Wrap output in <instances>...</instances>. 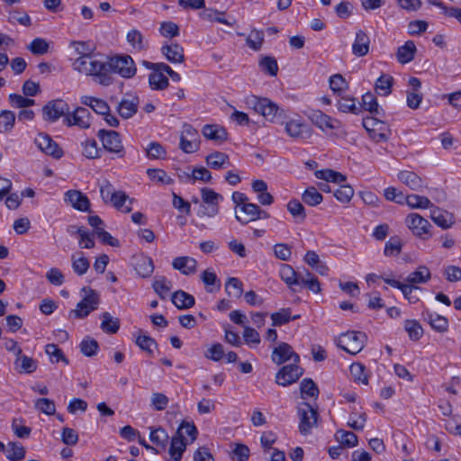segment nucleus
<instances>
[{"label": "nucleus", "instance_id": "nucleus-24", "mask_svg": "<svg viewBox=\"0 0 461 461\" xmlns=\"http://www.w3.org/2000/svg\"><path fill=\"white\" fill-rule=\"evenodd\" d=\"M133 266L137 274L143 277H149L154 271L153 261L149 257L140 255L133 258Z\"/></svg>", "mask_w": 461, "mask_h": 461}, {"label": "nucleus", "instance_id": "nucleus-6", "mask_svg": "<svg viewBox=\"0 0 461 461\" xmlns=\"http://www.w3.org/2000/svg\"><path fill=\"white\" fill-rule=\"evenodd\" d=\"M249 104L258 113L262 114L267 120L275 122L281 116L283 110L267 98H259L252 95L249 100Z\"/></svg>", "mask_w": 461, "mask_h": 461}, {"label": "nucleus", "instance_id": "nucleus-33", "mask_svg": "<svg viewBox=\"0 0 461 461\" xmlns=\"http://www.w3.org/2000/svg\"><path fill=\"white\" fill-rule=\"evenodd\" d=\"M431 278L429 269L426 266H420L414 272L406 277L408 285L425 284Z\"/></svg>", "mask_w": 461, "mask_h": 461}, {"label": "nucleus", "instance_id": "nucleus-40", "mask_svg": "<svg viewBox=\"0 0 461 461\" xmlns=\"http://www.w3.org/2000/svg\"><path fill=\"white\" fill-rule=\"evenodd\" d=\"M403 241L402 240L395 235L391 237L385 243L384 254L386 257H394L398 256L402 249Z\"/></svg>", "mask_w": 461, "mask_h": 461}, {"label": "nucleus", "instance_id": "nucleus-54", "mask_svg": "<svg viewBox=\"0 0 461 461\" xmlns=\"http://www.w3.org/2000/svg\"><path fill=\"white\" fill-rule=\"evenodd\" d=\"M261 70L271 77H275L278 72L277 61L274 57L265 56L259 61Z\"/></svg>", "mask_w": 461, "mask_h": 461}, {"label": "nucleus", "instance_id": "nucleus-61", "mask_svg": "<svg viewBox=\"0 0 461 461\" xmlns=\"http://www.w3.org/2000/svg\"><path fill=\"white\" fill-rule=\"evenodd\" d=\"M46 354L50 357L51 362L58 363L63 361L68 364V359L64 356L62 350L56 344H48L45 347Z\"/></svg>", "mask_w": 461, "mask_h": 461}, {"label": "nucleus", "instance_id": "nucleus-28", "mask_svg": "<svg viewBox=\"0 0 461 461\" xmlns=\"http://www.w3.org/2000/svg\"><path fill=\"white\" fill-rule=\"evenodd\" d=\"M202 134L208 140L220 142L225 140L228 135L223 127L214 124L204 125L202 129Z\"/></svg>", "mask_w": 461, "mask_h": 461}, {"label": "nucleus", "instance_id": "nucleus-57", "mask_svg": "<svg viewBox=\"0 0 461 461\" xmlns=\"http://www.w3.org/2000/svg\"><path fill=\"white\" fill-rule=\"evenodd\" d=\"M149 439L157 446L165 447L168 441V434L166 429L161 427L151 429L149 433Z\"/></svg>", "mask_w": 461, "mask_h": 461}, {"label": "nucleus", "instance_id": "nucleus-34", "mask_svg": "<svg viewBox=\"0 0 461 461\" xmlns=\"http://www.w3.org/2000/svg\"><path fill=\"white\" fill-rule=\"evenodd\" d=\"M416 46L412 41H408L397 50V59L402 64L411 62L414 59Z\"/></svg>", "mask_w": 461, "mask_h": 461}, {"label": "nucleus", "instance_id": "nucleus-44", "mask_svg": "<svg viewBox=\"0 0 461 461\" xmlns=\"http://www.w3.org/2000/svg\"><path fill=\"white\" fill-rule=\"evenodd\" d=\"M336 439L343 447H353L357 445V436L352 431L339 429L335 434Z\"/></svg>", "mask_w": 461, "mask_h": 461}, {"label": "nucleus", "instance_id": "nucleus-56", "mask_svg": "<svg viewBox=\"0 0 461 461\" xmlns=\"http://www.w3.org/2000/svg\"><path fill=\"white\" fill-rule=\"evenodd\" d=\"M20 362L19 372L20 373H33L37 369V361L32 357H29L25 355H20L15 361V364L18 365Z\"/></svg>", "mask_w": 461, "mask_h": 461}, {"label": "nucleus", "instance_id": "nucleus-9", "mask_svg": "<svg viewBox=\"0 0 461 461\" xmlns=\"http://www.w3.org/2000/svg\"><path fill=\"white\" fill-rule=\"evenodd\" d=\"M300 418L299 430L302 434L307 435L313 427L317 426L318 412L308 402H302L298 406Z\"/></svg>", "mask_w": 461, "mask_h": 461}, {"label": "nucleus", "instance_id": "nucleus-29", "mask_svg": "<svg viewBox=\"0 0 461 461\" xmlns=\"http://www.w3.org/2000/svg\"><path fill=\"white\" fill-rule=\"evenodd\" d=\"M81 104L91 107L94 112L101 115H104L110 112L108 104L103 99L84 95L81 97Z\"/></svg>", "mask_w": 461, "mask_h": 461}, {"label": "nucleus", "instance_id": "nucleus-49", "mask_svg": "<svg viewBox=\"0 0 461 461\" xmlns=\"http://www.w3.org/2000/svg\"><path fill=\"white\" fill-rule=\"evenodd\" d=\"M406 204H408L411 208L417 209H431L433 206V204L431 203L430 200L428 197L419 194L407 195Z\"/></svg>", "mask_w": 461, "mask_h": 461}, {"label": "nucleus", "instance_id": "nucleus-41", "mask_svg": "<svg viewBox=\"0 0 461 461\" xmlns=\"http://www.w3.org/2000/svg\"><path fill=\"white\" fill-rule=\"evenodd\" d=\"M301 396L303 399L307 397L317 399L319 388L311 378H304L300 384Z\"/></svg>", "mask_w": 461, "mask_h": 461}, {"label": "nucleus", "instance_id": "nucleus-8", "mask_svg": "<svg viewBox=\"0 0 461 461\" xmlns=\"http://www.w3.org/2000/svg\"><path fill=\"white\" fill-rule=\"evenodd\" d=\"M97 136L101 140L104 149L117 155L118 158L124 157L125 151L121 136L117 131L102 129L98 131Z\"/></svg>", "mask_w": 461, "mask_h": 461}, {"label": "nucleus", "instance_id": "nucleus-42", "mask_svg": "<svg viewBox=\"0 0 461 461\" xmlns=\"http://www.w3.org/2000/svg\"><path fill=\"white\" fill-rule=\"evenodd\" d=\"M101 329L104 332L108 334H114L120 328V321L118 318H113L109 312L102 314Z\"/></svg>", "mask_w": 461, "mask_h": 461}, {"label": "nucleus", "instance_id": "nucleus-31", "mask_svg": "<svg viewBox=\"0 0 461 461\" xmlns=\"http://www.w3.org/2000/svg\"><path fill=\"white\" fill-rule=\"evenodd\" d=\"M405 224L411 230H428L430 227V223L427 219L415 212L406 216Z\"/></svg>", "mask_w": 461, "mask_h": 461}, {"label": "nucleus", "instance_id": "nucleus-55", "mask_svg": "<svg viewBox=\"0 0 461 461\" xmlns=\"http://www.w3.org/2000/svg\"><path fill=\"white\" fill-rule=\"evenodd\" d=\"M225 290L229 296L240 298L243 293V285L237 277L228 278Z\"/></svg>", "mask_w": 461, "mask_h": 461}, {"label": "nucleus", "instance_id": "nucleus-2", "mask_svg": "<svg viewBox=\"0 0 461 461\" xmlns=\"http://www.w3.org/2000/svg\"><path fill=\"white\" fill-rule=\"evenodd\" d=\"M367 337L362 331L351 330L339 335L336 339L339 348L351 355H357L365 347Z\"/></svg>", "mask_w": 461, "mask_h": 461}, {"label": "nucleus", "instance_id": "nucleus-12", "mask_svg": "<svg viewBox=\"0 0 461 461\" xmlns=\"http://www.w3.org/2000/svg\"><path fill=\"white\" fill-rule=\"evenodd\" d=\"M68 110V104L65 101L57 99L49 102L43 106L42 116L46 121L56 122L60 117L67 115Z\"/></svg>", "mask_w": 461, "mask_h": 461}, {"label": "nucleus", "instance_id": "nucleus-18", "mask_svg": "<svg viewBox=\"0 0 461 461\" xmlns=\"http://www.w3.org/2000/svg\"><path fill=\"white\" fill-rule=\"evenodd\" d=\"M423 320L426 321L432 330L437 332L444 333L448 330V320L436 312H431L428 309L422 312Z\"/></svg>", "mask_w": 461, "mask_h": 461}, {"label": "nucleus", "instance_id": "nucleus-58", "mask_svg": "<svg viewBox=\"0 0 461 461\" xmlns=\"http://www.w3.org/2000/svg\"><path fill=\"white\" fill-rule=\"evenodd\" d=\"M79 347L82 354H84L86 357L95 356L99 349L98 342L95 339L89 337L84 339L81 341Z\"/></svg>", "mask_w": 461, "mask_h": 461}, {"label": "nucleus", "instance_id": "nucleus-32", "mask_svg": "<svg viewBox=\"0 0 461 461\" xmlns=\"http://www.w3.org/2000/svg\"><path fill=\"white\" fill-rule=\"evenodd\" d=\"M172 303L180 310L191 308L195 301L194 297L183 290H178L172 294Z\"/></svg>", "mask_w": 461, "mask_h": 461}, {"label": "nucleus", "instance_id": "nucleus-52", "mask_svg": "<svg viewBox=\"0 0 461 461\" xmlns=\"http://www.w3.org/2000/svg\"><path fill=\"white\" fill-rule=\"evenodd\" d=\"M338 109L342 113H358L360 109L357 106L356 99L350 96H342L338 100Z\"/></svg>", "mask_w": 461, "mask_h": 461}, {"label": "nucleus", "instance_id": "nucleus-13", "mask_svg": "<svg viewBox=\"0 0 461 461\" xmlns=\"http://www.w3.org/2000/svg\"><path fill=\"white\" fill-rule=\"evenodd\" d=\"M271 358L276 365H282L288 360H293L294 363H299L300 361L299 355L285 342H281L273 349Z\"/></svg>", "mask_w": 461, "mask_h": 461}, {"label": "nucleus", "instance_id": "nucleus-5", "mask_svg": "<svg viewBox=\"0 0 461 461\" xmlns=\"http://www.w3.org/2000/svg\"><path fill=\"white\" fill-rule=\"evenodd\" d=\"M369 137L375 142L387 141L391 135L389 126L383 121L374 117H366L362 122Z\"/></svg>", "mask_w": 461, "mask_h": 461}, {"label": "nucleus", "instance_id": "nucleus-43", "mask_svg": "<svg viewBox=\"0 0 461 461\" xmlns=\"http://www.w3.org/2000/svg\"><path fill=\"white\" fill-rule=\"evenodd\" d=\"M149 83L153 90H164L168 86V78L160 71H153L149 76Z\"/></svg>", "mask_w": 461, "mask_h": 461}, {"label": "nucleus", "instance_id": "nucleus-62", "mask_svg": "<svg viewBox=\"0 0 461 461\" xmlns=\"http://www.w3.org/2000/svg\"><path fill=\"white\" fill-rule=\"evenodd\" d=\"M34 55H43L49 51V43L43 38H35L27 47Z\"/></svg>", "mask_w": 461, "mask_h": 461}, {"label": "nucleus", "instance_id": "nucleus-17", "mask_svg": "<svg viewBox=\"0 0 461 461\" xmlns=\"http://www.w3.org/2000/svg\"><path fill=\"white\" fill-rule=\"evenodd\" d=\"M430 218L441 229H449L455 222L452 213L436 206H432L430 209Z\"/></svg>", "mask_w": 461, "mask_h": 461}, {"label": "nucleus", "instance_id": "nucleus-39", "mask_svg": "<svg viewBox=\"0 0 461 461\" xmlns=\"http://www.w3.org/2000/svg\"><path fill=\"white\" fill-rule=\"evenodd\" d=\"M393 78L389 75H382L380 76L375 85V89L376 93L380 95L386 96L391 94L392 86H393Z\"/></svg>", "mask_w": 461, "mask_h": 461}, {"label": "nucleus", "instance_id": "nucleus-48", "mask_svg": "<svg viewBox=\"0 0 461 461\" xmlns=\"http://www.w3.org/2000/svg\"><path fill=\"white\" fill-rule=\"evenodd\" d=\"M126 40L134 49L138 50H142L146 49V41L142 33L136 29H132L128 32L126 35Z\"/></svg>", "mask_w": 461, "mask_h": 461}, {"label": "nucleus", "instance_id": "nucleus-10", "mask_svg": "<svg viewBox=\"0 0 461 461\" xmlns=\"http://www.w3.org/2000/svg\"><path fill=\"white\" fill-rule=\"evenodd\" d=\"M235 217L240 223L247 224L258 219H267L269 214L256 203L249 202L240 209H235Z\"/></svg>", "mask_w": 461, "mask_h": 461}, {"label": "nucleus", "instance_id": "nucleus-16", "mask_svg": "<svg viewBox=\"0 0 461 461\" xmlns=\"http://www.w3.org/2000/svg\"><path fill=\"white\" fill-rule=\"evenodd\" d=\"M309 118L322 131L338 129L339 125L338 120L331 118L320 110L312 111Z\"/></svg>", "mask_w": 461, "mask_h": 461}, {"label": "nucleus", "instance_id": "nucleus-1", "mask_svg": "<svg viewBox=\"0 0 461 461\" xmlns=\"http://www.w3.org/2000/svg\"><path fill=\"white\" fill-rule=\"evenodd\" d=\"M73 68L86 76L92 77L101 86H110L113 82L110 57L106 60H98L93 57H78L73 62Z\"/></svg>", "mask_w": 461, "mask_h": 461}, {"label": "nucleus", "instance_id": "nucleus-11", "mask_svg": "<svg viewBox=\"0 0 461 461\" xmlns=\"http://www.w3.org/2000/svg\"><path fill=\"white\" fill-rule=\"evenodd\" d=\"M298 363L284 366L276 375V382L281 386L295 383L303 374V369Z\"/></svg>", "mask_w": 461, "mask_h": 461}, {"label": "nucleus", "instance_id": "nucleus-19", "mask_svg": "<svg viewBox=\"0 0 461 461\" xmlns=\"http://www.w3.org/2000/svg\"><path fill=\"white\" fill-rule=\"evenodd\" d=\"M172 267L181 274L190 276L196 272L197 261L188 256L176 257L172 261Z\"/></svg>", "mask_w": 461, "mask_h": 461}, {"label": "nucleus", "instance_id": "nucleus-3", "mask_svg": "<svg viewBox=\"0 0 461 461\" xmlns=\"http://www.w3.org/2000/svg\"><path fill=\"white\" fill-rule=\"evenodd\" d=\"M84 293L83 299L77 304L76 309L70 311L69 315L77 319H83L89 315V313L97 309L100 303L99 294L88 287H84L81 290Z\"/></svg>", "mask_w": 461, "mask_h": 461}, {"label": "nucleus", "instance_id": "nucleus-46", "mask_svg": "<svg viewBox=\"0 0 461 461\" xmlns=\"http://www.w3.org/2000/svg\"><path fill=\"white\" fill-rule=\"evenodd\" d=\"M15 123V114L10 110H3L0 113V133L12 131Z\"/></svg>", "mask_w": 461, "mask_h": 461}, {"label": "nucleus", "instance_id": "nucleus-25", "mask_svg": "<svg viewBox=\"0 0 461 461\" xmlns=\"http://www.w3.org/2000/svg\"><path fill=\"white\" fill-rule=\"evenodd\" d=\"M187 444V438L178 437L176 433L172 437L169 447V455L174 461L181 460Z\"/></svg>", "mask_w": 461, "mask_h": 461}, {"label": "nucleus", "instance_id": "nucleus-53", "mask_svg": "<svg viewBox=\"0 0 461 461\" xmlns=\"http://www.w3.org/2000/svg\"><path fill=\"white\" fill-rule=\"evenodd\" d=\"M287 210L296 221L300 222L305 219V209L300 201L296 199L289 201Z\"/></svg>", "mask_w": 461, "mask_h": 461}, {"label": "nucleus", "instance_id": "nucleus-14", "mask_svg": "<svg viewBox=\"0 0 461 461\" xmlns=\"http://www.w3.org/2000/svg\"><path fill=\"white\" fill-rule=\"evenodd\" d=\"M68 126H78L82 129H87L91 125V113L85 107H77L72 113H68L65 117Z\"/></svg>", "mask_w": 461, "mask_h": 461}, {"label": "nucleus", "instance_id": "nucleus-4", "mask_svg": "<svg viewBox=\"0 0 461 461\" xmlns=\"http://www.w3.org/2000/svg\"><path fill=\"white\" fill-rule=\"evenodd\" d=\"M202 202L199 203L198 199L194 200V203H199L198 214L207 215L212 217L219 212V201L222 196L211 188H202Z\"/></svg>", "mask_w": 461, "mask_h": 461}, {"label": "nucleus", "instance_id": "nucleus-47", "mask_svg": "<svg viewBox=\"0 0 461 461\" xmlns=\"http://www.w3.org/2000/svg\"><path fill=\"white\" fill-rule=\"evenodd\" d=\"M176 433L178 435V437L181 438L188 436L190 438V442H194L198 436V430L194 422H189L185 420H183L181 422Z\"/></svg>", "mask_w": 461, "mask_h": 461}, {"label": "nucleus", "instance_id": "nucleus-26", "mask_svg": "<svg viewBox=\"0 0 461 461\" xmlns=\"http://www.w3.org/2000/svg\"><path fill=\"white\" fill-rule=\"evenodd\" d=\"M161 52L171 63H182L185 60L184 49L177 43L162 46Z\"/></svg>", "mask_w": 461, "mask_h": 461}, {"label": "nucleus", "instance_id": "nucleus-45", "mask_svg": "<svg viewBox=\"0 0 461 461\" xmlns=\"http://www.w3.org/2000/svg\"><path fill=\"white\" fill-rule=\"evenodd\" d=\"M229 161V156L223 152L215 151L206 157L207 165L213 169H220Z\"/></svg>", "mask_w": 461, "mask_h": 461}, {"label": "nucleus", "instance_id": "nucleus-59", "mask_svg": "<svg viewBox=\"0 0 461 461\" xmlns=\"http://www.w3.org/2000/svg\"><path fill=\"white\" fill-rule=\"evenodd\" d=\"M102 149L98 148L97 142L95 140H86L83 143V155L90 159L97 158L100 157Z\"/></svg>", "mask_w": 461, "mask_h": 461}, {"label": "nucleus", "instance_id": "nucleus-7", "mask_svg": "<svg viewBox=\"0 0 461 461\" xmlns=\"http://www.w3.org/2000/svg\"><path fill=\"white\" fill-rule=\"evenodd\" d=\"M112 75L118 74L122 77L131 78L136 74V67L132 58L129 55H116L110 57Z\"/></svg>", "mask_w": 461, "mask_h": 461}, {"label": "nucleus", "instance_id": "nucleus-15", "mask_svg": "<svg viewBox=\"0 0 461 461\" xmlns=\"http://www.w3.org/2000/svg\"><path fill=\"white\" fill-rule=\"evenodd\" d=\"M35 144L47 155L55 158H60L63 156V150L59 145L46 133H39L35 138Z\"/></svg>", "mask_w": 461, "mask_h": 461}, {"label": "nucleus", "instance_id": "nucleus-37", "mask_svg": "<svg viewBox=\"0 0 461 461\" xmlns=\"http://www.w3.org/2000/svg\"><path fill=\"white\" fill-rule=\"evenodd\" d=\"M323 200L322 194L314 187H307L302 194V201L309 206H316Z\"/></svg>", "mask_w": 461, "mask_h": 461}, {"label": "nucleus", "instance_id": "nucleus-27", "mask_svg": "<svg viewBox=\"0 0 461 461\" xmlns=\"http://www.w3.org/2000/svg\"><path fill=\"white\" fill-rule=\"evenodd\" d=\"M138 104V97H132L131 99L123 98L119 103L117 111L121 117H122L123 119H129L137 113Z\"/></svg>", "mask_w": 461, "mask_h": 461}, {"label": "nucleus", "instance_id": "nucleus-60", "mask_svg": "<svg viewBox=\"0 0 461 461\" xmlns=\"http://www.w3.org/2000/svg\"><path fill=\"white\" fill-rule=\"evenodd\" d=\"M264 41V33L262 31L259 30H252L246 42L248 46L254 50H259Z\"/></svg>", "mask_w": 461, "mask_h": 461}, {"label": "nucleus", "instance_id": "nucleus-50", "mask_svg": "<svg viewBox=\"0 0 461 461\" xmlns=\"http://www.w3.org/2000/svg\"><path fill=\"white\" fill-rule=\"evenodd\" d=\"M404 330L408 333L409 338L414 341L419 340L423 334L421 325L415 320H406L404 321Z\"/></svg>", "mask_w": 461, "mask_h": 461}, {"label": "nucleus", "instance_id": "nucleus-51", "mask_svg": "<svg viewBox=\"0 0 461 461\" xmlns=\"http://www.w3.org/2000/svg\"><path fill=\"white\" fill-rule=\"evenodd\" d=\"M153 289L161 299H165L171 290V282L165 276L157 277L153 282Z\"/></svg>", "mask_w": 461, "mask_h": 461}, {"label": "nucleus", "instance_id": "nucleus-64", "mask_svg": "<svg viewBox=\"0 0 461 461\" xmlns=\"http://www.w3.org/2000/svg\"><path fill=\"white\" fill-rule=\"evenodd\" d=\"M34 406L37 410L46 415H54L56 413V406L52 400L48 398H40L35 401Z\"/></svg>", "mask_w": 461, "mask_h": 461}, {"label": "nucleus", "instance_id": "nucleus-30", "mask_svg": "<svg viewBox=\"0 0 461 461\" xmlns=\"http://www.w3.org/2000/svg\"><path fill=\"white\" fill-rule=\"evenodd\" d=\"M279 275L281 279L290 287L293 292H299V289L296 288L297 272L290 265L283 264L280 267Z\"/></svg>", "mask_w": 461, "mask_h": 461}, {"label": "nucleus", "instance_id": "nucleus-63", "mask_svg": "<svg viewBox=\"0 0 461 461\" xmlns=\"http://www.w3.org/2000/svg\"><path fill=\"white\" fill-rule=\"evenodd\" d=\"M384 195L388 201L394 202L398 204H404L407 201V195H405L402 192L398 191L394 187H387L384 190Z\"/></svg>", "mask_w": 461, "mask_h": 461}, {"label": "nucleus", "instance_id": "nucleus-22", "mask_svg": "<svg viewBox=\"0 0 461 461\" xmlns=\"http://www.w3.org/2000/svg\"><path fill=\"white\" fill-rule=\"evenodd\" d=\"M398 179L412 191L420 192L422 190L423 180L413 171H400L398 173Z\"/></svg>", "mask_w": 461, "mask_h": 461}, {"label": "nucleus", "instance_id": "nucleus-35", "mask_svg": "<svg viewBox=\"0 0 461 461\" xmlns=\"http://www.w3.org/2000/svg\"><path fill=\"white\" fill-rule=\"evenodd\" d=\"M286 133L294 139L303 138L304 134H308V127L297 120H291L285 124Z\"/></svg>", "mask_w": 461, "mask_h": 461}, {"label": "nucleus", "instance_id": "nucleus-20", "mask_svg": "<svg viewBox=\"0 0 461 461\" xmlns=\"http://www.w3.org/2000/svg\"><path fill=\"white\" fill-rule=\"evenodd\" d=\"M297 284L296 288L299 289V292L303 288H308L313 293H319L321 291L320 282L317 277H315L311 272L308 270H303V272H297Z\"/></svg>", "mask_w": 461, "mask_h": 461}, {"label": "nucleus", "instance_id": "nucleus-21", "mask_svg": "<svg viewBox=\"0 0 461 461\" xmlns=\"http://www.w3.org/2000/svg\"><path fill=\"white\" fill-rule=\"evenodd\" d=\"M65 201L79 211H87L90 207L89 199L86 194L77 190H69L65 194Z\"/></svg>", "mask_w": 461, "mask_h": 461}, {"label": "nucleus", "instance_id": "nucleus-36", "mask_svg": "<svg viewBox=\"0 0 461 461\" xmlns=\"http://www.w3.org/2000/svg\"><path fill=\"white\" fill-rule=\"evenodd\" d=\"M116 198L112 200L110 203H112L118 211L128 213L132 209V201L129 198V196L122 191H117Z\"/></svg>", "mask_w": 461, "mask_h": 461}, {"label": "nucleus", "instance_id": "nucleus-38", "mask_svg": "<svg viewBox=\"0 0 461 461\" xmlns=\"http://www.w3.org/2000/svg\"><path fill=\"white\" fill-rule=\"evenodd\" d=\"M25 448L21 443L9 442L6 446V457L10 461H21L25 457Z\"/></svg>", "mask_w": 461, "mask_h": 461}, {"label": "nucleus", "instance_id": "nucleus-23", "mask_svg": "<svg viewBox=\"0 0 461 461\" xmlns=\"http://www.w3.org/2000/svg\"><path fill=\"white\" fill-rule=\"evenodd\" d=\"M370 39L362 30L356 32V38L352 45V52L355 56L364 57L369 51Z\"/></svg>", "mask_w": 461, "mask_h": 461}]
</instances>
